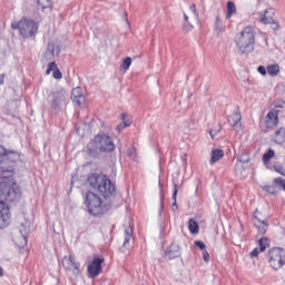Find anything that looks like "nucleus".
Here are the masks:
<instances>
[{
	"label": "nucleus",
	"instance_id": "f257e3e1",
	"mask_svg": "<svg viewBox=\"0 0 285 285\" xmlns=\"http://www.w3.org/2000/svg\"><path fill=\"white\" fill-rule=\"evenodd\" d=\"M115 150V140L106 134H98L95 138L87 145V155L94 157V159H99L101 154L99 153H112Z\"/></svg>",
	"mask_w": 285,
	"mask_h": 285
},
{
	"label": "nucleus",
	"instance_id": "f03ea898",
	"mask_svg": "<svg viewBox=\"0 0 285 285\" xmlns=\"http://www.w3.org/2000/svg\"><path fill=\"white\" fill-rule=\"evenodd\" d=\"M3 179L0 181V202L6 204V202L12 203L17 202L21 197V189L14 179L9 178V173L2 175Z\"/></svg>",
	"mask_w": 285,
	"mask_h": 285
},
{
	"label": "nucleus",
	"instance_id": "7ed1b4c3",
	"mask_svg": "<svg viewBox=\"0 0 285 285\" xmlns=\"http://www.w3.org/2000/svg\"><path fill=\"white\" fill-rule=\"evenodd\" d=\"M235 46L239 55H250L255 50V29L250 26L245 27L236 35Z\"/></svg>",
	"mask_w": 285,
	"mask_h": 285
},
{
	"label": "nucleus",
	"instance_id": "20e7f679",
	"mask_svg": "<svg viewBox=\"0 0 285 285\" xmlns=\"http://www.w3.org/2000/svg\"><path fill=\"white\" fill-rule=\"evenodd\" d=\"M85 204L88 208L89 215H92L94 217H99V215H104V213H108L109 208L108 206L104 205V202L101 200V197L99 195L88 191L86 194Z\"/></svg>",
	"mask_w": 285,
	"mask_h": 285
},
{
	"label": "nucleus",
	"instance_id": "39448f33",
	"mask_svg": "<svg viewBox=\"0 0 285 285\" xmlns=\"http://www.w3.org/2000/svg\"><path fill=\"white\" fill-rule=\"evenodd\" d=\"M12 30H19V33L23 39H30V37H35L39 31V23L35 20H30L28 18H22L20 21H14L11 23Z\"/></svg>",
	"mask_w": 285,
	"mask_h": 285
},
{
	"label": "nucleus",
	"instance_id": "423d86ee",
	"mask_svg": "<svg viewBox=\"0 0 285 285\" xmlns=\"http://www.w3.org/2000/svg\"><path fill=\"white\" fill-rule=\"evenodd\" d=\"M268 262L273 271H279L285 265V249L281 247H273L268 252Z\"/></svg>",
	"mask_w": 285,
	"mask_h": 285
},
{
	"label": "nucleus",
	"instance_id": "0eeeda50",
	"mask_svg": "<svg viewBox=\"0 0 285 285\" xmlns=\"http://www.w3.org/2000/svg\"><path fill=\"white\" fill-rule=\"evenodd\" d=\"M49 106L52 110L59 111L62 106L68 105V94L66 89H58L49 95Z\"/></svg>",
	"mask_w": 285,
	"mask_h": 285
},
{
	"label": "nucleus",
	"instance_id": "6e6552de",
	"mask_svg": "<svg viewBox=\"0 0 285 285\" xmlns=\"http://www.w3.org/2000/svg\"><path fill=\"white\" fill-rule=\"evenodd\" d=\"M104 262V257L95 256L94 261L88 265L87 272L91 279H95V277H99V274L101 273V271H104V267H101Z\"/></svg>",
	"mask_w": 285,
	"mask_h": 285
},
{
	"label": "nucleus",
	"instance_id": "1a4fd4ad",
	"mask_svg": "<svg viewBox=\"0 0 285 285\" xmlns=\"http://www.w3.org/2000/svg\"><path fill=\"white\" fill-rule=\"evenodd\" d=\"M284 108L282 105H275V108L269 110L265 117V128H275L279 124V109Z\"/></svg>",
	"mask_w": 285,
	"mask_h": 285
},
{
	"label": "nucleus",
	"instance_id": "9d476101",
	"mask_svg": "<svg viewBox=\"0 0 285 285\" xmlns=\"http://www.w3.org/2000/svg\"><path fill=\"white\" fill-rule=\"evenodd\" d=\"M62 267L65 271L72 273V275H79V273H81V265L73 256H65L62 258Z\"/></svg>",
	"mask_w": 285,
	"mask_h": 285
},
{
	"label": "nucleus",
	"instance_id": "9b49d317",
	"mask_svg": "<svg viewBox=\"0 0 285 285\" xmlns=\"http://www.w3.org/2000/svg\"><path fill=\"white\" fill-rule=\"evenodd\" d=\"M8 159V150L0 145V174L6 175L9 174V177L14 175V168L12 165L4 166V161Z\"/></svg>",
	"mask_w": 285,
	"mask_h": 285
},
{
	"label": "nucleus",
	"instance_id": "f8f14e48",
	"mask_svg": "<svg viewBox=\"0 0 285 285\" xmlns=\"http://www.w3.org/2000/svg\"><path fill=\"white\" fill-rule=\"evenodd\" d=\"M98 193H100L105 199H108V197H112V195H115V184H112V180H110L108 176L99 186Z\"/></svg>",
	"mask_w": 285,
	"mask_h": 285
},
{
	"label": "nucleus",
	"instance_id": "ddd939ff",
	"mask_svg": "<svg viewBox=\"0 0 285 285\" xmlns=\"http://www.w3.org/2000/svg\"><path fill=\"white\" fill-rule=\"evenodd\" d=\"M10 226V208L0 200V230Z\"/></svg>",
	"mask_w": 285,
	"mask_h": 285
},
{
	"label": "nucleus",
	"instance_id": "4468645a",
	"mask_svg": "<svg viewBox=\"0 0 285 285\" xmlns=\"http://www.w3.org/2000/svg\"><path fill=\"white\" fill-rule=\"evenodd\" d=\"M177 257H181V250L179 244L173 242L165 250L164 258L167 262H171V259H177Z\"/></svg>",
	"mask_w": 285,
	"mask_h": 285
},
{
	"label": "nucleus",
	"instance_id": "2eb2a0df",
	"mask_svg": "<svg viewBox=\"0 0 285 285\" xmlns=\"http://www.w3.org/2000/svg\"><path fill=\"white\" fill-rule=\"evenodd\" d=\"M254 226L257 228L259 235H266V232L268 230V220L262 219L259 217V210H255L254 213Z\"/></svg>",
	"mask_w": 285,
	"mask_h": 285
},
{
	"label": "nucleus",
	"instance_id": "dca6fc26",
	"mask_svg": "<svg viewBox=\"0 0 285 285\" xmlns=\"http://www.w3.org/2000/svg\"><path fill=\"white\" fill-rule=\"evenodd\" d=\"M108 176L102 175V174H90L87 178V181L94 190H99V186L104 184L105 179Z\"/></svg>",
	"mask_w": 285,
	"mask_h": 285
},
{
	"label": "nucleus",
	"instance_id": "f3484780",
	"mask_svg": "<svg viewBox=\"0 0 285 285\" xmlns=\"http://www.w3.org/2000/svg\"><path fill=\"white\" fill-rule=\"evenodd\" d=\"M71 99L76 106H81V104H85L86 96H83V89H81V87L73 88L71 91Z\"/></svg>",
	"mask_w": 285,
	"mask_h": 285
},
{
	"label": "nucleus",
	"instance_id": "a211bd4d",
	"mask_svg": "<svg viewBox=\"0 0 285 285\" xmlns=\"http://www.w3.org/2000/svg\"><path fill=\"white\" fill-rule=\"evenodd\" d=\"M50 72H52L53 79H63V73H61V70H59V67H57V62L55 61L49 62L48 65L47 75H50Z\"/></svg>",
	"mask_w": 285,
	"mask_h": 285
},
{
	"label": "nucleus",
	"instance_id": "6ab92c4d",
	"mask_svg": "<svg viewBox=\"0 0 285 285\" xmlns=\"http://www.w3.org/2000/svg\"><path fill=\"white\" fill-rule=\"evenodd\" d=\"M275 13L273 12V9H266L264 14L261 17V23H264L265 26L268 23H273L275 19L273 18Z\"/></svg>",
	"mask_w": 285,
	"mask_h": 285
},
{
	"label": "nucleus",
	"instance_id": "aec40b11",
	"mask_svg": "<svg viewBox=\"0 0 285 285\" xmlns=\"http://www.w3.org/2000/svg\"><path fill=\"white\" fill-rule=\"evenodd\" d=\"M223 158H224V151L222 149H213L212 158L209 160L210 166L217 164V161H219Z\"/></svg>",
	"mask_w": 285,
	"mask_h": 285
},
{
	"label": "nucleus",
	"instance_id": "412c9836",
	"mask_svg": "<svg viewBox=\"0 0 285 285\" xmlns=\"http://www.w3.org/2000/svg\"><path fill=\"white\" fill-rule=\"evenodd\" d=\"M8 159L3 163L4 166H12L14 168V161L19 159V154L17 151H8Z\"/></svg>",
	"mask_w": 285,
	"mask_h": 285
},
{
	"label": "nucleus",
	"instance_id": "4be33fe9",
	"mask_svg": "<svg viewBox=\"0 0 285 285\" xmlns=\"http://www.w3.org/2000/svg\"><path fill=\"white\" fill-rule=\"evenodd\" d=\"M240 121H242V114L239 112H234L228 117V124H230L233 128H237Z\"/></svg>",
	"mask_w": 285,
	"mask_h": 285
},
{
	"label": "nucleus",
	"instance_id": "5701e85b",
	"mask_svg": "<svg viewBox=\"0 0 285 285\" xmlns=\"http://www.w3.org/2000/svg\"><path fill=\"white\" fill-rule=\"evenodd\" d=\"M275 144H285V128H278L274 134Z\"/></svg>",
	"mask_w": 285,
	"mask_h": 285
},
{
	"label": "nucleus",
	"instance_id": "b1692460",
	"mask_svg": "<svg viewBox=\"0 0 285 285\" xmlns=\"http://www.w3.org/2000/svg\"><path fill=\"white\" fill-rule=\"evenodd\" d=\"M188 228L191 235H197L199 233V224H197V220H195L194 218L189 219Z\"/></svg>",
	"mask_w": 285,
	"mask_h": 285
},
{
	"label": "nucleus",
	"instance_id": "393cba45",
	"mask_svg": "<svg viewBox=\"0 0 285 285\" xmlns=\"http://www.w3.org/2000/svg\"><path fill=\"white\" fill-rule=\"evenodd\" d=\"M45 57L49 61H52V59H55V43H48Z\"/></svg>",
	"mask_w": 285,
	"mask_h": 285
},
{
	"label": "nucleus",
	"instance_id": "a878e982",
	"mask_svg": "<svg viewBox=\"0 0 285 285\" xmlns=\"http://www.w3.org/2000/svg\"><path fill=\"white\" fill-rule=\"evenodd\" d=\"M236 12H237V7L235 6V2L228 1L226 19H230V17H233V14H235Z\"/></svg>",
	"mask_w": 285,
	"mask_h": 285
},
{
	"label": "nucleus",
	"instance_id": "bb28decb",
	"mask_svg": "<svg viewBox=\"0 0 285 285\" xmlns=\"http://www.w3.org/2000/svg\"><path fill=\"white\" fill-rule=\"evenodd\" d=\"M132 239V227L128 226L125 228V240H124V247L128 246L130 244V240Z\"/></svg>",
	"mask_w": 285,
	"mask_h": 285
},
{
	"label": "nucleus",
	"instance_id": "cd10ccee",
	"mask_svg": "<svg viewBox=\"0 0 285 285\" xmlns=\"http://www.w3.org/2000/svg\"><path fill=\"white\" fill-rule=\"evenodd\" d=\"M177 193H179V189L177 188V184L174 185V193L171 196V199H174V203L171 205V210L175 213L179 209V206L177 205Z\"/></svg>",
	"mask_w": 285,
	"mask_h": 285
},
{
	"label": "nucleus",
	"instance_id": "c85d7f7f",
	"mask_svg": "<svg viewBox=\"0 0 285 285\" xmlns=\"http://www.w3.org/2000/svg\"><path fill=\"white\" fill-rule=\"evenodd\" d=\"M132 65V58L131 57H127L124 61H122V63H121V66H120V70L122 71V72H128V70L130 69V66Z\"/></svg>",
	"mask_w": 285,
	"mask_h": 285
},
{
	"label": "nucleus",
	"instance_id": "c756f323",
	"mask_svg": "<svg viewBox=\"0 0 285 285\" xmlns=\"http://www.w3.org/2000/svg\"><path fill=\"white\" fill-rule=\"evenodd\" d=\"M267 73L271 75V77H277V75H279V65H269L267 67Z\"/></svg>",
	"mask_w": 285,
	"mask_h": 285
},
{
	"label": "nucleus",
	"instance_id": "7c9ffc66",
	"mask_svg": "<svg viewBox=\"0 0 285 285\" xmlns=\"http://www.w3.org/2000/svg\"><path fill=\"white\" fill-rule=\"evenodd\" d=\"M275 157V150L268 149L267 153L263 155L264 164H269L271 159Z\"/></svg>",
	"mask_w": 285,
	"mask_h": 285
},
{
	"label": "nucleus",
	"instance_id": "2f4dec72",
	"mask_svg": "<svg viewBox=\"0 0 285 285\" xmlns=\"http://www.w3.org/2000/svg\"><path fill=\"white\" fill-rule=\"evenodd\" d=\"M37 3L42 10L52 8V0H37Z\"/></svg>",
	"mask_w": 285,
	"mask_h": 285
},
{
	"label": "nucleus",
	"instance_id": "473e14b6",
	"mask_svg": "<svg viewBox=\"0 0 285 285\" xmlns=\"http://www.w3.org/2000/svg\"><path fill=\"white\" fill-rule=\"evenodd\" d=\"M258 244H259L261 253H264V250H266V246H268V239L267 238H261L258 240Z\"/></svg>",
	"mask_w": 285,
	"mask_h": 285
},
{
	"label": "nucleus",
	"instance_id": "72a5a7b5",
	"mask_svg": "<svg viewBox=\"0 0 285 285\" xmlns=\"http://www.w3.org/2000/svg\"><path fill=\"white\" fill-rule=\"evenodd\" d=\"M215 28L218 30V32L224 30V23L222 22V18H219V16L216 17Z\"/></svg>",
	"mask_w": 285,
	"mask_h": 285
},
{
	"label": "nucleus",
	"instance_id": "f704fd0d",
	"mask_svg": "<svg viewBox=\"0 0 285 285\" xmlns=\"http://www.w3.org/2000/svg\"><path fill=\"white\" fill-rule=\"evenodd\" d=\"M160 191H159V199H160V213L164 210V188L161 187V183H159Z\"/></svg>",
	"mask_w": 285,
	"mask_h": 285
},
{
	"label": "nucleus",
	"instance_id": "c9c22d12",
	"mask_svg": "<svg viewBox=\"0 0 285 285\" xmlns=\"http://www.w3.org/2000/svg\"><path fill=\"white\" fill-rule=\"evenodd\" d=\"M274 184H276V186H282L283 190L285 191V179L284 178H282V177L275 178Z\"/></svg>",
	"mask_w": 285,
	"mask_h": 285
},
{
	"label": "nucleus",
	"instance_id": "e433bc0d",
	"mask_svg": "<svg viewBox=\"0 0 285 285\" xmlns=\"http://www.w3.org/2000/svg\"><path fill=\"white\" fill-rule=\"evenodd\" d=\"M274 170H276L278 175H282L283 177H285V168H283L282 165H275Z\"/></svg>",
	"mask_w": 285,
	"mask_h": 285
},
{
	"label": "nucleus",
	"instance_id": "4c0bfd02",
	"mask_svg": "<svg viewBox=\"0 0 285 285\" xmlns=\"http://www.w3.org/2000/svg\"><path fill=\"white\" fill-rule=\"evenodd\" d=\"M194 246H197L200 250H206V244L202 240H195Z\"/></svg>",
	"mask_w": 285,
	"mask_h": 285
},
{
	"label": "nucleus",
	"instance_id": "58836bf2",
	"mask_svg": "<svg viewBox=\"0 0 285 285\" xmlns=\"http://www.w3.org/2000/svg\"><path fill=\"white\" fill-rule=\"evenodd\" d=\"M263 190H265L266 193H269V195H275V188L271 185H265L263 187Z\"/></svg>",
	"mask_w": 285,
	"mask_h": 285
},
{
	"label": "nucleus",
	"instance_id": "ea45409f",
	"mask_svg": "<svg viewBox=\"0 0 285 285\" xmlns=\"http://www.w3.org/2000/svg\"><path fill=\"white\" fill-rule=\"evenodd\" d=\"M203 259L208 264L210 262V254H208V250L204 249L203 250Z\"/></svg>",
	"mask_w": 285,
	"mask_h": 285
},
{
	"label": "nucleus",
	"instance_id": "a19ab883",
	"mask_svg": "<svg viewBox=\"0 0 285 285\" xmlns=\"http://www.w3.org/2000/svg\"><path fill=\"white\" fill-rule=\"evenodd\" d=\"M122 117V124L125 125V128H128V126H130L132 124V121L130 120H126V117H128L126 114H121Z\"/></svg>",
	"mask_w": 285,
	"mask_h": 285
},
{
	"label": "nucleus",
	"instance_id": "79ce46f5",
	"mask_svg": "<svg viewBox=\"0 0 285 285\" xmlns=\"http://www.w3.org/2000/svg\"><path fill=\"white\" fill-rule=\"evenodd\" d=\"M257 71L259 72V75H263V77L266 76V67L259 66Z\"/></svg>",
	"mask_w": 285,
	"mask_h": 285
},
{
	"label": "nucleus",
	"instance_id": "37998d69",
	"mask_svg": "<svg viewBox=\"0 0 285 285\" xmlns=\"http://www.w3.org/2000/svg\"><path fill=\"white\" fill-rule=\"evenodd\" d=\"M259 255V249L258 248H254L252 252H250V257H258Z\"/></svg>",
	"mask_w": 285,
	"mask_h": 285
},
{
	"label": "nucleus",
	"instance_id": "c03bdc74",
	"mask_svg": "<svg viewBox=\"0 0 285 285\" xmlns=\"http://www.w3.org/2000/svg\"><path fill=\"white\" fill-rule=\"evenodd\" d=\"M271 24H272V29L273 30H278L279 29V23H277V21H273V22H271Z\"/></svg>",
	"mask_w": 285,
	"mask_h": 285
},
{
	"label": "nucleus",
	"instance_id": "a18cd8bd",
	"mask_svg": "<svg viewBox=\"0 0 285 285\" xmlns=\"http://www.w3.org/2000/svg\"><path fill=\"white\" fill-rule=\"evenodd\" d=\"M190 10H191V12H194V14H196V17H197V6H196V4H191V6H190Z\"/></svg>",
	"mask_w": 285,
	"mask_h": 285
},
{
	"label": "nucleus",
	"instance_id": "49530a36",
	"mask_svg": "<svg viewBox=\"0 0 285 285\" xmlns=\"http://www.w3.org/2000/svg\"><path fill=\"white\" fill-rule=\"evenodd\" d=\"M124 128H126V126L124 125V122H122V124H119V125L117 126L118 132H121V130H124Z\"/></svg>",
	"mask_w": 285,
	"mask_h": 285
},
{
	"label": "nucleus",
	"instance_id": "de8ad7c7",
	"mask_svg": "<svg viewBox=\"0 0 285 285\" xmlns=\"http://www.w3.org/2000/svg\"><path fill=\"white\" fill-rule=\"evenodd\" d=\"M217 132H219V129L217 131H214V130L209 131L212 139H215V135H217Z\"/></svg>",
	"mask_w": 285,
	"mask_h": 285
},
{
	"label": "nucleus",
	"instance_id": "09e8293b",
	"mask_svg": "<svg viewBox=\"0 0 285 285\" xmlns=\"http://www.w3.org/2000/svg\"><path fill=\"white\" fill-rule=\"evenodd\" d=\"M184 28H185V30H193V26L191 24H189V26H184Z\"/></svg>",
	"mask_w": 285,
	"mask_h": 285
},
{
	"label": "nucleus",
	"instance_id": "8fccbe9b",
	"mask_svg": "<svg viewBox=\"0 0 285 285\" xmlns=\"http://www.w3.org/2000/svg\"><path fill=\"white\" fill-rule=\"evenodd\" d=\"M0 277H3V267L0 266Z\"/></svg>",
	"mask_w": 285,
	"mask_h": 285
},
{
	"label": "nucleus",
	"instance_id": "3c124183",
	"mask_svg": "<svg viewBox=\"0 0 285 285\" xmlns=\"http://www.w3.org/2000/svg\"><path fill=\"white\" fill-rule=\"evenodd\" d=\"M4 80H3V76L0 78V86H3Z\"/></svg>",
	"mask_w": 285,
	"mask_h": 285
},
{
	"label": "nucleus",
	"instance_id": "603ef678",
	"mask_svg": "<svg viewBox=\"0 0 285 285\" xmlns=\"http://www.w3.org/2000/svg\"><path fill=\"white\" fill-rule=\"evenodd\" d=\"M184 17H185V21H188V16L185 14Z\"/></svg>",
	"mask_w": 285,
	"mask_h": 285
}]
</instances>
